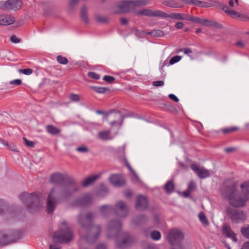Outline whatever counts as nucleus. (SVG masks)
<instances>
[{
    "label": "nucleus",
    "instance_id": "nucleus-1",
    "mask_svg": "<svg viewBox=\"0 0 249 249\" xmlns=\"http://www.w3.org/2000/svg\"><path fill=\"white\" fill-rule=\"evenodd\" d=\"M52 183L60 184L62 188L53 187L48 194L46 203V212L53 213L57 204L67 200L78 189V185L72 179L66 178L60 173L52 175L50 177Z\"/></svg>",
    "mask_w": 249,
    "mask_h": 249
},
{
    "label": "nucleus",
    "instance_id": "nucleus-2",
    "mask_svg": "<svg viewBox=\"0 0 249 249\" xmlns=\"http://www.w3.org/2000/svg\"><path fill=\"white\" fill-rule=\"evenodd\" d=\"M121 222L117 220H110L107 224V237L115 236L117 246L120 249H124L131 246L133 243L132 237L127 232L121 230Z\"/></svg>",
    "mask_w": 249,
    "mask_h": 249
},
{
    "label": "nucleus",
    "instance_id": "nucleus-3",
    "mask_svg": "<svg viewBox=\"0 0 249 249\" xmlns=\"http://www.w3.org/2000/svg\"><path fill=\"white\" fill-rule=\"evenodd\" d=\"M95 217L91 213H88L86 217L80 214L78 216L79 224L87 231L84 238L88 242H94L99 236L101 232L100 225L92 224V221Z\"/></svg>",
    "mask_w": 249,
    "mask_h": 249
},
{
    "label": "nucleus",
    "instance_id": "nucleus-4",
    "mask_svg": "<svg viewBox=\"0 0 249 249\" xmlns=\"http://www.w3.org/2000/svg\"><path fill=\"white\" fill-rule=\"evenodd\" d=\"M222 195L227 198L229 204L234 207H243L245 206L248 200V197L237 193L236 186L235 184L225 186L221 188Z\"/></svg>",
    "mask_w": 249,
    "mask_h": 249
},
{
    "label": "nucleus",
    "instance_id": "nucleus-5",
    "mask_svg": "<svg viewBox=\"0 0 249 249\" xmlns=\"http://www.w3.org/2000/svg\"><path fill=\"white\" fill-rule=\"evenodd\" d=\"M62 227L53 234V243L58 242L60 244L70 242L73 238V234L66 222H63Z\"/></svg>",
    "mask_w": 249,
    "mask_h": 249
},
{
    "label": "nucleus",
    "instance_id": "nucleus-6",
    "mask_svg": "<svg viewBox=\"0 0 249 249\" xmlns=\"http://www.w3.org/2000/svg\"><path fill=\"white\" fill-rule=\"evenodd\" d=\"M184 237V235L181 231L176 229L171 230L167 234V240L172 246H177L171 249H184L181 244Z\"/></svg>",
    "mask_w": 249,
    "mask_h": 249
},
{
    "label": "nucleus",
    "instance_id": "nucleus-7",
    "mask_svg": "<svg viewBox=\"0 0 249 249\" xmlns=\"http://www.w3.org/2000/svg\"><path fill=\"white\" fill-rule=\"evenodd\" d=\"M20 199L23 201L30 210L37 209L41 205L40 198L38 194H29L24 192L19 196Z\"/></svg>",
    "mask_w": 249,
    "mask_h": 249
},
{
    "label": "nucleus",
    "instance_id": "nucleus-8",
    "mask_svg": "<svg viewBox=\"0 0 249 249\" xmlns=\"http://www.w3.org/2000/svg\"><path fill=\"white\" fill-rule=\"evenodd\" d=\"M226 213L234 223H244L247 219V213L242 210L229 207L226 210Z\"/></svg>",
    "mask_w": 249,
    "mask_h": 249
},
{
    "label": "nucleus",
    "instance_id": "nucleus-9",
    "mask_svg": "<svg viewBox=\"0 0 249 249\" xmlns=\"http://www.w3.org/2000/svg\"><path fill=\"white\" fill-rule=\"evenodd\" d=\"M125 116L122 114L119 111L116 110H111L107 113L106 116V120L108 121L109 119L111 120L110 122V124L111 126L119 125L121 126L124 122Z\"/></svg>",
    "mask_w": 249,
    "mask_h": 249
},
{
    "label": "nucleus",
    "instance_id": "nucleus-10",
    "mask_svg": "<svg viewBox=\"0 0 249 249\" xmlns=\"http://www.w3.org/2000/svg\"><path fill=\"white\" fill-rule=\"evenodd\" d=\"M22 5L20 0H8L0 1V9L16 11Z\"/></svg>",
    "mask_w": 249,
    "mask_h": 249
},
{
    "label": "nucleus",
    "instance_id": "nucleus-11",
    "mask_svg": "<svg viewBox=\"0 0 249 249\" xmlns=\"http://www.w3.org/2000/svg\"><path fill=\"white\" fill-rule=\"evenodd\" d=\"M114 210L115 214L120 217H125L128 214V207L123 201L118 202L116 204Z\"/></svg>",
    "mask_w": 249,
    "mask_h": 249
},
{
    "label": "nucleus",
    "instance_id": "nucleus-12",
    "mask_svg": "<svg viewBox=\"0 0 249 249\" xmlns=\"http://www.w3.org/2000/svg\"><path fill=\"white\" fill-rule=\"evenodd\" d=\"M191 168L200 178L209 177L210 175L208 170L203 168H200L196 164H192L191 165Z\"/></svg>",
    "mask_w": 249,
    "mask_h": 249
},
{
    "label": "nucleus",
    "instance_id": "nucleus-13",
    "mask_svg": "<svg viewBox=\"0 0 249 249\" xmlns=\"http://www.w3.org/2000/svg\"><path fill=\"white\" fill-rule=\"evenodd\" d=\"M188 15L186 14L173 13L168 14L162 11L161 12V17L163 18H170L173 19L178 20H187Z\"/></svg>",
    "mask_w": 249,
    "mask_h": 249
},
{
    "label": "nucleus",
    "instance_id": "nucleus-14",
    "mask_svg": "<svg viewBox=\"0 0 249 249\" xmlns=\"http://www.w3.org/2000/svg\"><path fill=\"white\" fill-rule=\"evenodd\" d=\"M91 201L90 196L87 195L73 202L71 205L75 207H85L89 205Z\"/></svg>",
    "mask_w": 249,
    "mask_h": 249
},
{
    "label": "nucleus",
    "instance_id": "nucleus-15",
    "mask_svg": "<svg viewBox=\"0 0 249 249\" xmlns=\"http://www.w3.org/2000/svg\"><path fill=\"white\" fill-rule=\"evenodd\" d=\"M148 203L146 198L140 195L138 196L136 200L135 207L138 210H143L148 208Z\"/></svg>",
    "mask_w": 249,
    "mask_h": 249
},
{
    "label": "nucleus",
    "instance_id": "nucleus-16",
    "mask_svg": "<svg viewBox=\"0 0 249 249\" xmlns=\"http://www.w3.org/2000/svg\"><path fill=\"white\" fill-rule=\"evenodd\" d=\"M161 12L160 10L153 11L150 9H144L136 12L137 15H143L149 17H161Z\"/></svg>",
    "mask_w": 249,
    "mask_h": 249
},
{
    "label": "nucleus",
    "instance_id": "nucleus-17",
    "mask_svg": "<svg viewBox=\"0 0 249 249\" xmlns=\"http://www.w3.org/2000/svg\"><path fill=\"white\" fill-rule=\"evenodd\" d=\"M119 12L127 13L133 9L131 0L124 1L117 4Z\"/></svg>",
    "mask_w": 249,
    "mask_h": 249
},
{
    "label": "nucleus",
    "instance_id": "nucleus-18",
    "mask_svg": "<svg viewBox=\"0 0 249 249\" xmlns=\"http://www.w3.org/2000/svg\"><path fill=\"white\" fill-rule=\"evenodd\" d=\"M19 233L16 232L14 234V236L12 238H4V233L3 231H0V246H4L8 244V243L14 241L18 237Z\"/></svg>",
    "mask_w": 249,
    "mask_h": 249
},
{
    "label": "nucleus",
    "instance_id": "nucleus-19",
    "mask_svg": "<svg viewBox=\"0 0 249 249\" xmlns=\"http://www.w3.org/2000/svg\"><path fill=\"white\" fill-rule=\"evenodd\" d=\"M109 181L116 186H120L125 183L124 179L118 175H112L109 177Z\"/></svg>",
    "mask_w": 249,
    "mask_h": 249
},
{
    "label": "nucleus",
    "instance_id": "nucleus-20",
    "mask_svg": "<svg viewBox=\"0 0 249 249\" xmlns=\"http://www.w3.org/2000/svg\"><path fill=\"white\" fill-rule=\"evenodd\" d=\"M221 9L227 15L230 16L232 18H235L236 17L242 18L244 17L243 14L239 13L233 10L230 9L227 5H222Z\"/></svg>",
    "mask_w": 249,
    "mask_h": 249
},
{
    "label": "nucleus",
    "instance_id": "nucleus-21",
    "mask_svg": "<svg viewBox=\"0 0 249 249\" xmlns=\"http://www.w3.org/2000/svg\"><path fill=\"white\" fill-rule=\"evenodd\" d=\"M223 233L226 237L231 238L234 242H237L236 234L231 230L230 226L225 225L223 227Z\"/></svg>",
    "mask_w": 249,
    "mask_h": 249
},
{
    "label": "nucleus",
    "instance_id": "nucleus-22",
    "mask_svg": "<svg viewBox=\"0 0 249 249\" xmlns=\"http://www.w3.org/2000/svg\"><path fill=\"white\" fill-rule=\"evenodd\" d=\"M15 21V18L11 16L0 15V25H8L13 24Z\"/></svg>",
    "mask_w": 249,
    "mask_h": 249
},
{
    "label": "nucleus",
    "instance_id": "nucleus-23",
    "mask_svg": "<svg viewBox=\"0 0 249 249\" xmlns=\"http://www.w3.org/2000/svg\"><path fill=\"white\" fill-rule=\"evenodd\" d=\"M187 20L191 21L194 23L200 24L204 26H206V22L207 21V19H202L199 17H195L189 14L188 15Z\"/></svg>",
    "mask_w": 249,
    "mask_h": 249
},
{
    "label": "nucleus",
    "instance_id": "nucleus-24",
    "mask_svg": "<svg viewBox=\"0 0 249 249\" xmlns=\"http://www.w3.org/2000/svg\"><path fill=\"white\" fill-rule=\"evenodd\" d=\"M45 130L48 133L52 135H57L61 132L60 129L51 124L47 125L45 126Z\"/></svg>",
    "mask_w": 249,
    "mask_h": 249
},
{
    "label": "nucleus",
    "instance_id": "nucleus-25",
    "mask_svg": "<svg viewBox=\"0 0 249 249\" xmlns=\"http://www.w3.org/2000/svg\"><path fill=\"white\" fill-rule=\"evenodd\" d=\"M113 211H114V208L111 205H103L100 208L101 213L104 216L109 214Z\"/></svg>",
    "mask_w": 249,
    "mask_h": 249
},
{
    "label": "nucleus",
    "instance_id": "nucleus-26",
    "mask_svg": "<svg viewBox=\"0 0 249 249\" xmlns=\"http://www.w3.org/2000/svg\"><path fill=\"white\" fill-rule=\"evenodd\" d=\"M17 232L19 233L18 237L17 239H16L14 241H11V242L8 243V244L15 242L18 239H19L21 237V233L18 231H14V230L9 231L7 232L3 231V232L4 233V237L6 238H9V239L12 238L14 236V234L16 233V232Z\"/></svg>",
    "mask_w": 249,
    "mask_h": 249
},
{
    "label": "nucleus",
    "instance_id": "nucleus-27",
    "mask_svg": "<svg viewBox=\"0 0 249 249\" xmlns=\"http://www.w3.org/2000/svg\"><path fill=\"white\" fill-rule=\"evenodd\" d=\"M98 135L101 140L104 141L111 140L112 138L111 136V132L109 130L100 131L98 132Z\"/></svg>",
    "mask_w": 249,
    "mask_h": 249
},
{
    "label": "nucleus",
    "instance_id": "nucleus-28",
    "mask_svg": "<svg viewBox=\"0 0 249 249\" xmlns=\"http://www.w3.org/2000/svg\"><path fill=\"white\" fill-rule=\"evenodd\" d=\"M164 188L167 193H172L175 190V184L173 180H168L165 184Z\"/></svg>",
    "mask_w": 249,
    "mask_h": 249
},
{
    "label": "nucleus",
    "instance_id": "nucleus-29",
    "mask_svg": "<svg viewBox=\"0 0 249 249\" xmlns=\"http://www.w3.org/2000/svg\"><path fill=\"white\" fill-rule=\"evenodd\" d=\"M9 208L2 200H0V216L6 215L9 213Z\"/></svg>",
    "mask_w": 249,
    "mask_h": 249
},
{
    "label": "nucleus",
    "instance_id": "nucleus-30",
    "mask_svg": "<svg viewBox=\"0 0 249 249\" xmlns=\"http://www.w3.org/2000/svg\"><path fill=\"white\" fill-rule=\"evenodd\" d=\"M80 16L82 20L85 23L89 22V18L87 15V7L86 5H83L81 8Z\"/></svg>",
    "mask_w": 249,
    "mask_h": 249
},
{
    "label": "nucleus",
    "instance_id": "nucleus-31",
    "mask_svg": "<svg viewBox=\"0 0 249 249\" xmlns=\"http://www.w3.org/2000/svg\"><path fill=\"white\" fill-rule=\"evenodd\" d=\"M131 2L133 9L135 6L140 7L146 5L149 3V1L147 0H131Z\"/></svg>",
    "mask_w": 249,
    "mask_h": 249
},
{
    "label": "nucleus",
    "instance_id": "nucleus-32",
    "mask_svg": "<svg viewBox=\"0 0 249 249\" xmlns=\"http://www.w3.org/2000/svg\"><path fill=\"white\" fill-rule=\"evenodd\" d=\"M241 188L243 195L247 196L248 198L249 196V181H246L242 183L241 185Z\"/></svg>",
    "mask_w": 249,
    "mask_h": 249
},
{
    "label": "nucleus",
    "instance_id": "nucleus-33",
    "mask_svg": "<svg viewBox=\"0 0 249 249\" xmlns=\"http://www.w3.org/2000/svg\"><path fill=\"white\" fill-rule=\"evenodd\" d=\"M99 176L97 175H94L89 177L86 179L83 182V186H87L94 182L98 178Z\"/></svg>",
    "mask_w": 249,
    "mask_h": 249
},
{
    "label": "nucleus",
    "instance_id": "nucleus-34",
    "mask_svg": "<svg viewBox=\"0 0 249 249\" xmlns=\"http://www.w3.org/2000/svg\"><path fill=\"white\" fill-rule=\"evenodd\" d=\"M163 4L172 8H180L182 5H180L178 3L173 0H165L163 2Z\"/></svg>",
    "mask_w": 249,
    "mask_h": 249
},
{
    "label": "nucleus",
    "instance_id": "nucleus-35",
    "mask_svg": "<svg viewBox=\"0 0 249 249\" xmlns=\"http://www.w3.org/2000/svg\"><path fill=\"white\" fill-rule=\"evenodd\" d=\"M206 26L208 27H214L217 29H220L222 28V25L221 24L215 21L210 20L209 19H207Z\"/></svg>",
    "mask_w": 249,
    "mask_h": 249
},
{
    "label": "nucleus",
    "instance_id": "nucleus-36",
    "mask_svg": "<svg viewBox=\"0 0 249 249\" xmlns=\"http://www.w3.org/2000/svg\"><path fill=\"white\" fill-rule=\"evenodd\" d=\"M146 220L145 216L143 215L138 216L135 217L133 220L132 222L135 225H141Z\"/></svg>",
    "mask_w": 249,
    "mask_h": 249
},
{
    "label": "nucleus",
    "instance_id": "nucleus-37",
    "mask_svg": "<svg viewBox=\"0 0 249 249\" xmlns=\"http://www.w3.org/2000/svg\"><path fill=\"white\" fill-rule=\"evenodd\" d=\"M90 88L96 92L101 94L104 93L106 91L109 90V89L107 88L96 86H91Z\"/></svg>",
    "mask_w": 249,
    "mask_h": 249
},
{
    "label": "nucleus",
    "instance_id": "nucleus-38",
    "mask_svg": "<svg viewBox=\"0 0 249 249\" xmlns=\"http://www.w3.org/2000/svg\"><path fill=\"white\" fill-rule=\"evenodd\" d=\"M148 34L154 37H160L164 35V33L160 30H153L151 32L148 33Z\"/></svg>",
    "mask_w": 249,
    "mask_h": 249
},
{
    "label": "nucleus",
    "instance_id": "nucleus-39",
    "mask_svg": "<svg viewBox=\"0 0 249 249\" xmlns=\"http://www.w3.org/2000/svg\"><path fill=\"white\" fill-rule=\"evenodd\" d=\"M198 217L200 221L201 222V223L206 226H207L209 225V222L207 219V218L206 217V215L205 213L203 212H200L198 214Z\"/></svg>",
    "mask_w": 249,
    "mask_h": 249
},
{
    "label": "nucleus",
    "instance_id": "nucleus-40",
    "mask_svg": "<svg viewBox=\"0 0 249 249\" xmlns=\"http://www.w3.org/2000/svg\"><path fill=\"white\" fill-rule=\"evenodd\" d=\"M239 129V128L237 126H233L230 128H225L221 130L223 134H229L232 133L234 131H237Z\"/></svg>",
    "mask_w": 249,
    "mask_h": 249
},
{
    "label": "nucleus",
    "instance_id": "nucleus-41",
    "mask_svg": "<svg viewBox=\"0 0 249 249\" xmlns=\"http://www.w3.org/2000/svg\"><path fill=\"white\" fill-rule=\"evenodd\" d=\"M151 238L154 240H158L161 237L160 233L159 231H154L151 232Z\"/></svg>",
    "mask_w": 249,
    "mask_h": 249
},
{
    "label": "nucleus",
    "instance_id": "nucleus-42",
    "mask_svg": "<svg viewBox=\"0 0 249 249\" xmlns=\"http://www.w3.org/2000/svg\"><path fill=\"white\" fill-rule=\"evenodd\" d=\"M96 20L100 23H106L108 21V18L106 16H97L96 17Z\"/></svg>",
    "mask_w": 249,
    "mask_h": 249
},
{
    "label": "nucleus",
    "instance_id": "nucleus-43",
    "mask_svg": "<svg viewBox=\"0 0 249 249\" xmlns=\"http://www.w3.org/2000/svg\"><path fill=\"white\" fill-rule=\"evenodd\" d=\"M241 232L244 237L249 239V224L247 227L241 228Z\"/></svg>",
    "mask_w": 249,
    "mask_h": 249
},
{
    "label": "nucleus",
    "instance_id": "nucleus-44",
    "mask_svg": "<svg viewBox=\"0 0 249 249\" xmlns=\"http://www.w3.org/2000/svg\"><path fill=\"white\" fill-rule=\"evenodd\" d=\"M57 61L59 64L66 65L68 63V59L62 55H58L57 56Z\"/></svg>",
    "mask_w": 249,
    "mask_h": 249
},
{
    "label": "nucleus",
    "instance_id": "nucleus-45",
    "mask_svg": "<svg viewBox=\"0 0 249 249\" xmlns=\"http://www.w3.org/2000/svg\"><path fill=\"white\" fill-rule=\"evenodd\" d=\"M18 72L20 73H22L25 75H29L33 73V70L30 68H28L26 69H19Z\"/></svg>",
    "mask_w": 249,
    "mask_h": 249
},
{
    "label": "nucleus",
    "instance_id": "nucleus-46",
    "mask_svg": "<svg viewBox=\"0 0 249 249\" xmlns=\"http://www.w3.org/2000/svg\"><path fill=\"white\" fill-rule=\"evenodd\" d=\"M25 144L29 147H34L35 145V142L33 141L28 140L25 137L23 138Z\"/></svg>",
    "mask_w": 249,
    "mask_h": 249
},
{
    "label": "nucleus",
    "instance_id": "nucleus-47",
    "mask_svg": "<svg viewBox=\"0 0 249 249\" xmlns=\"http://www.w3.org/2000/svg\"><path fill=\"white\" fill-rule=\"evenodd\" d=\"M181 59V57L178 55H176L173 57L169 61V63L171 65H173L177 62H178Z\"/></svg>",
    "mask_w": 249,
    "mask_h": 249
},
{
    "label": "nucleus",
    "instance_id": "nucleus-48",
    "mask_svg": "<svg viewBox=\"0 0 249 249\" xmlns=\"http://www.w3.org/2000/svg\"><path fill=\"white\" fill-rule=\"evenodd\" d=\"M88 75L89 77L96 80L99 79L100 77L99 74L94 72H89Z\"/></svg>",
    "mask_w": 249,
    "mask_h": 249
},
{
    "label": "nucleus",
    "instance_id": "nucleus-49",
    "mask_svg": "<svg viewBox=\"0 0 249 249\" xmlns=\"http://www.w3.org/2000/svg\"><path fill=\"white\" fill-rule=\"evenodd\" d=\"M103 80L109 83H111L115 80V78L113 76L105 75L103 77Z\"/></svg>",
    "mask_w": 249,
    "mask_h": 249
},
{
    "label": "nucleus",
    "instance_id": "nucleus-50",
    "mask_svg": "<svg viewBox=\"0 0 249 249\" xmlns=\"http://www.w3.org/2000/svg\"><path fill=\"white\" fill-rule=\"evenodd\" d=\"M213 6V4L212 3H209V2H205V1H200V5L199 6L200 7L208 8V7H212Z\"/></svg>",
    "mask_w": 249,
    "mask_h": 249
},
{
    "label": "nucleus",
    "instance_id": "nucleus-51",
    "mask_svg": "<svg viewBox=\"0 0 249 249\" xmlns=\"http://www.w3.org/2000/svg\"><path fill=\"white\" fill-rule=\"evenodd\" d=\"M196 188L195 183L193 181H191L189 182L187 190L192 192Z\"/></svg>",
    "mask_w": 249,
    "mask_h": 249
},
{
    "label": "nucleus",
    "instance_id": "nucleus-52",
    "mask_svg": "<svg viewBox=\"0 0 249 249\" xmlns=\"http://www.w3.org/2000/svg\"><path fill=\"white\" fill-rule=\"evenodd\" d=\"M70 99L72 102H78L80 100L79 95L76 94H71Z\"/></svg>",
    "mask_w": 249,
    "mask_h": 249
},
{
    "label": "nucleus",
    "instance_id": "nucleus-53",
    "mask_svg": "<svg viewBox=\"0 0 249 249\" xmlns=\"http://www.w3.org/2000/svg\"><path fill=\"white\" fill-rule=\"evenodd\" d=\"M187 3L199 6L200 3V1L198 0H188L187 1Z\"/></svg>",
    "mask_w": 249,
    "mask_h": 249
},
{
    "label": "nucleus",
    "instance_id": "nucleus-54",
    "mask_svg": "<svg viewBox=\"0 0 249 249\" xmlns=\"http://www.w3.org/2000/svg\"><path fill=\"white\" fill-rule=\"evenodd\" d=\"M76 150L79 152L85 153L89 151V149L86 146H79L76 148Z\"/></svg>",
    "mask_w": 249,
    "mask_h": 249
},
{
    "label": "nucleus",
    "instance_id": "nucleus-55",
    "mask_svg": "<svg viewBox=\"0 0 249 249\" xmlns=\"http://www.w3.org/2000/svg\"><path fill=\"white\" fill-rule=\"evenodd\" d=\"M9 83L11 85H15L19 86L21 84L22 81L20 79H15V80L10 81Z\"/></svg>",
    "mask_w": 249,
    "mask_h": 249
},
{
    "label": "nucleus",
    "instance_id": "nucleus-56",
    "mask_svg": "<svg viewBox=\"0 0 249 249\" xmlns=\"http://www.w3.org/2000/svg\"><path fill=\"white\" fill-rule=\"evenodd\" d=\"M164 83L163 81H154L152 83V85L155 87H161L163 86Z\"/></svg>",
    "mask_w": 249,
    "mask_h": 249
},
{
    "label": "nucleus",
    "instance_id": "nucleus-57",
    "mask_svg": "<svg viewBox=\"0 0 249 249\" xmlns=\"http://www.w3.org/2000/svg\"><path fill=\"white\" fill-rule=\"evenodd\" d=\"M10 40L15 43H19L20 39L18 38L15 35H13L10 37Z\"/></svg>",
    "mask_w": 249,
    "mask_h": 249
},
{
    "label": "nucleus",
    "instance_id": "nucleus-58",
    "mask_svg": "<svg viewBox=\"0 0 249 249\" xmlns=\"http://www.w3.org/2000/svg\"><path fill=\"white\" fill-rule=\"evenodd\" d=\"M169 98L174 101L175 102H178L179 101V99L174 94H170L168 95Z\"/></svg>",
    "mask_w": 249,
    "mask_h": 249
},
{
    "label": "nucleus",
    "instance_id": "nucleus-59",
    "mask_svg": "<svg viewBox=\"0 0 249 249\" xmlns=\"http://www.w3.org/2000/svg\"><path fill=\"white\" fill-rule=\"evenodd\" d=\"M183 26H184V24L182 22H178L176 23L175 25V27H176V28L178 29L182 28L183 27Z\"/></svg>",
    "mask_w": 249,
    "mask_h": 249
},
{
    "label": "nucleus",
    "instance_id": "nucleus-60",
    "mask_svg": "<svg viewBox=\"0 0 249 249\" xmlns=\"http://www.w3.org/2000/svg\"><path fill=\"white\" fill-rule=\"evenodd\" d=\"M100 192L103 193H107L108 192L107 187L104 185H101L100 187Z\"/></svg>",
    "mask_w": 249,
    "mask_h": 249
},
{
    "label": "nucleus",
    "instance_id": "nucleus-61",
    "mask_svg": "<svg viewBox=\"0 0 249 249\" xmlns=\"http://www.w3.org/2000/svg\"><path fill=\"white\" fill-rule=\"evenodd\" d=\"M79 0H71L70 2V5L71 7H73L78 3Z\"/></svg>",
    "mask_w": 249,
    "mask_h": 249
},
{
    "label": "nucleus",
    "instance_id": "nucleus-62",
    "mask_svg": "<svg viewBox=\"0 0 249 249\" xmlns=\"http://www.w3.org/2000/svg\"><path fill=\"white\" fill-rule=\"evenodd\" d=\"M9 149H10L11 151H17V147L13 143H10Z\"/></svg>",
    "mask_w": 249,
    "mask_h": 249
},
{
    "label": "nucleus",
    "instance_id": "nucleus-63",
    "mask_svg": "<svg viewBox=\"0 0 249 249\" xmlns=\"http://www.w3.org/2000/svg\"><path fill=\"white\" fill-rule=\"evenodd\" d=\"M144 249H158V247L153 244L147 245L144 248Z\"/></svg>",
    "mask_w": 249,
    "mask_h": 249
},
{
    "label": "nucleus",
    "instance_id": "nucleus-64",
    "mask_svg": "<svg viewBox=\"0 0 249 249\" xmlns=\"http://www.w3.org/2000/svg\"><path fill=\"white\" fill-rule=\"evenodd\" d=\"M241 249H249V241L244 243L242 246Z\"/></svg>",
    "mask_w": 249,
    "mask_h": 249
}]
</instances>
